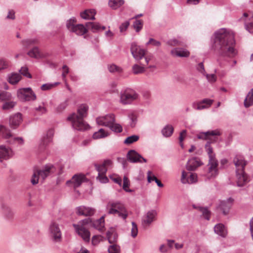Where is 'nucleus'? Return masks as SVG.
Returning <instances> with one entry per match:
<instances>
[{
    "label": "nucleus",
    "mask_w": 253,
    "mask_h": 253,
    "mask_svg": "<svg viewBox=\"0 0 253 253\" xmlns=\"http://www.w3.org/2000/svg\"><path fill=\"white\" fill-rule=\"evenodd\" d=\"M214 36V48L221 56L232 57L236 55L235 35L233 31L221 28L216 31Z\"/></svg>",
    "instance_id": "1"
},
{
    "label": "nucleus",
    "mask_w": 253,
    "mask_h": 253,
    "mask_svg": "<svg viewBox=\"0 0 253 253\" xmlns=\"http://www.w3.org/2000/svg\"><path fill=\"white\" fill-rule=\"evenodd\" d=\"M88 107L85 104H82L78 108L77 113H73L69 116L67 119L71 122L74 129L78 130H84L87 129L88 125L84 121V119L87 115Z\"/></svg>",
    "instance_id": "2"
},
{
    "label": "nucleus",
    "mask_w": 253,
    "mask_h": 253,
    "mask_svg": "<svg viewBox=\"0 0 253 253\" xmlns=\"http://www.w3.org/2000/svg\"><path fill=\"white\" fill-rule=\"evenodd\" d=\"M108 213L110 214H117L120 217L125 220L127 216V211L125 205L118 201L109 202L107 205Z\"/></svg>",
    "instance_id": "3"
},
{
    "label": "nucleus",
    "mask_w": 253,
    "mask_h": 253,
    "mask_svg": "<svg viewBox=\"0 0 253 253\" xmlns=\"http://www.w3.org/2000/svg\"><path fill=\"white\" fill-rule=\"evenodd\" d=\"M55 171V168L52 164L46 165L42 169H35L31 180V183L35 185L38 183L40 177L44 180Z\"/></svg>",
    "instance_id": "4"
},
{
    "label": "nucleus",
    "mask_w": 253,
    "mask_h": 253,
    "mask_svg": "<svg viewBox=\"0 0 253 253\" xmlns=\"http://www.w3.org/2000/svg\"><path fill=\"white\" fill-rule=\"evenodd\" d=\"M138 94L133 89L127 88L120 93V102L124 104H129L138 98Z\"/></svg>",
    "instance_id": "5"
},
{
    "label": "nucleus",
    "mask_w": 253,
    "mask_h": 253,
    "mask_svg": "<svg viewBox=\"0 0 253 253\" xmlns=\"http://www.w3.org/2000/svg\"><path fill=\"white\" fill-rule=\"evenodd\" d=\"M49 236L55 243L60 242L62 240V232L59 224L55 221H52L48 228Z\"/></svg>",
    "instance_id": "6"
},
{
    "label": "nucleus",
    "mask_w": 253,
    "mask_h": 253,
    "mask_svg": "<svg viewBox=\"0 0 253 253\" xmlns=\"http://www.w3.org/2000/svg\"><path fill=\"white\" fill-rule=\"evenodd\" d=\"M18 98L22 101H34L37 96L31 87L21 88L17 91Z\"/></svg>",
    "instance_id": "7"
},
{
    "label": "nucleus",
    "mask_w": 253,
    "mask_h": 253,
    "mask_svg": "<svg viewBox=\"0 0 253 253\" xmlns=\"http://www.w3.org/2000/svg\"><path fill=\"white\" fill-rule=\"evenodd\" d=\"M0 135H2L3 138L9 139L7 140V142L9 144L15 143H17L20 145L24 144V139L21 137H14L10 139L12 136L10 130L3 125H0Z\"/></svg>",
    "instance_id": "8"
},
{
    "label": "nucleus",
    "mask_w": 253,
    "mask_h": 253,
    "mask_svg": "<svg viewBox=\"0 0 253 253\" xmlns=\"http://www.w3.org/2000/svg\"><path fill=\"white\" fill-rule=\"evenodd\" d=\"M218 163L215 159H209L208 164V170L206 176L208 179L215 178L218 173L217 166Z\"/></svg>",
    "instance_id": "9"
},
{
    "label": "nucleus",
    "mask_w": 253,
    "mask_h": 253,
    "mask_svg": "<svg viewBox=\"0 0 253 253\" xmlns=\"http://www.w3.org/2000/svg\"><path fill=\"white\" fill-rule=\"evenodd\" d=\"M76 232L86 243H88L90 241V232L85 228L83 225L74 224Z\"/></svg>",
    "instance_id": "10"
},
{
    "label": "nucleus",
    "mask_w": 253,
    "mask_h": 253,
    "mask_svg": "<svg viewBox=\"0 0 253 253\" xmlns=\"http://www.w3.org/2000/svg\"><path fill=\"white\" fill-rule=\"evenodd\" d=\"M96 122L97 125L109 127L115 122V115L113 114H107L104 116L96 118Z\"/></svg>",
    "instance_id": "11"
},
{
    "label": "nucleus",
    "mask_w": 253,
    "mask_h": 253,
    "mask_svg": "<svg viewBox=\"0 0 253 253\" xmlns=\"http://www.w3.org/2000/svg\"><path fill=\"white\" fill-rule=\"evenodd\" d=\"M130 51L133 58L136 60L141 59L145 54V50L140 48L135 42L131 43Z\"/></svg>",
    "instance_id": "12"
},
{
    "label": "nucleus",
    "mask_w": 253,
    "mask_h": 253,
    "mask_svg": "<svg viewBox=\"0 0 253 253\" xmlns=\"http://www.w3.org/2000/svg\"><path fill=\"white\" fill-rule=\"evenodd\" d=\"M53 134L54 131L52 129H49L47 131L46 136L43 137L39 144V151L40 153L43 151L46 146L52 141Z\"/></svg>",
    "instance_id": "13"
},
{
    "label": "nucleus",
    "mask_w": 253,
    "mask_h": 253,
    "mask_svg": "<svg viewBox=\"0 0 253 253\" xmlns=\"http://www.w3.org/2000/svg\"><path fill=\"white\" fill-rule=\"evenodd\" d=\"M221 135V132L218 129L209 130L206 132H200L197 135V137L199 139L209 140L212 141L211 136H216Z\"/></svg>",
    "instance_id": "14"
},
{
    "label": "nucleus",
    "mask_w": 253,
    "mask_h": 253,
    "mask_svg": "<svg viewBox=\"0 0 253 253\" xmlns=\"http://www.w3.org/2000/svg\"><path fill=\"white\" fill-rule=\"evenodd\" d=\"M157 215L155 210L148 211L142 217V223L144 226H149L155 220Z\"/></svg>",
    "instance_id": "15"
},
{
    "label": "nucleus",
    "mask_w": 253,
    "mask_h": 253,
    "mask_svg": "<svg viewBox=\"0 0 253 253\" xmlns=\"http://www.w3.org/2000/svg\"><path fill=\"white\" fill-rule=\"evenodd\" d=\"M233 199L231 198H229L226 200L221 201L217 207L221 211H222L223 214L226 215L229 213L230 208L232 206Z\"/></svg>",
    "instance_id": "16"
},
{
    "label": "nucleus",
    "mask_w": 253,
    "mask_h": 253,
    "mask_svg": "<svg viewBox=\"0 0 253 253\" xmlns=\"http://www.w3.org/2000/svg\"><path fill=\"white\" fill-rule=\"evenodd\" d=\"M127 159L131 163H146L147 160L134 150H129L127 154Z\"/></svg>",
    "instance_id": "17"
},
{
    "label": "nucleus",
    "mask_w": 253,
    "mask_h": 253,
    "mask_svg": "<svg viewBox=\"0 0 253 253\" xmlns=\"http://www.w3.org/2000/svg\"><path fill=\"white\" fill-rule=\"evenodd\" d=\"M22 121V115L20 113H17L9 117V124L11 128L16 129Z\"/></svg>",
    "instance_id": "18"
},
{
    "label": "nucleus",
    "mask_w": 253,
    "mask_h": 253,
    "mask_svg": "<svg viewBox=\"0 0 253 253\" xmlns=\"http://www.w3.org/2000/svg\"><path fill=\"white\" fill-rule=\"evenodd\" d=\"M237 184L238 187H242L249 182L250 180L244 170L236 171Z\"/></svg>",
    "instance_id": "19"
},
{
    "label": "nucleus",
    "mask_w": 253,
    "mask_h": 253,
    "mask_svg": "<svg viewBox=\"0 0 253 253\" xmlns=\"http://www.w3.org/2000/svg\"><path fill=\"white\" fill-rule=\"evenodd\" d=\"M95 212L94 209L84 206H79L76 208V213L79 215L90 216L93 215Z\"/></svg>",
    "instance_id": "20"
},
{
    "label": "nucleus",
    "mask_w": 253,
    "mask_h": 253,
    "mask_svg": "<svg viewBox=\"0 0 253 253\" xmlns=\"http://www.w3.org/2000/svg\"><path fill=\"white\" fill-rule=\"evenodd\" d=\"M233 163L236 166V171L243 170L247 164V162L245 160L244 157L241 155H237L233 159Z\"/></svg>",
    "instance_id": "21"
},
{
    "label": "nucleus",
    "mask_w": 253,
    "mask_h": 253,
    "mask_svg": "<svg viewBox=\"0 0 253 253\" xmlns=\"http://www.w3.org/2000/svg\"><path fill=\"white\" fill-rule=\"evenodd\" d=\"M85 176L84 175L82 174H75L71 180L67 181L66 183L68 185H70V184L73 185L74 188L79 187L84 181Z\"/></svg>",
    "instance_id": "22"
},
{
    "label": "nucleus",
    "mask_w": 253,
    "mask_h": 253,
    "mask_svg": "<svg viewBox=\"0 0 253 253\" xmlns=\"http://www.w3.org/2000/svg\"><path fill=\"white\" fill-rule=\"evenodd\" d=\"M112 164V162L110 160H105L101 164L95 163L94 166L98 173L103 174L106 173L108 168L110 167Z\"/></svg>",
    "instance_id": "23"
},
{
    "label": "nucleus",
    "mask_w": 253,
    "mask_h": 253,
    "mask_svg": "<svg viewBox=\"0 0 253 253\" xmlns=\"http://www.w3.org/2000/svg\"><path fill=\"white\" fill-rule=\"evenodd\" d=\"M171 55L173 57H188L190 52L184 48H174L170 51Z\"/></svg>",
    "instance_id": "24"
},
{
    "label": "nucleus",
    "mask_w": 253,
    "mask_h": 253,
    "mask_svg": "<svg viewBox=\"0 0 253 253\" xmlns=\"http://www.w3.org/2000/svg\"><path fill=\"white\" fill-rule=\"evenodd\" d=\"M187 173L185 171L182 172V176L181 181L183 184L193 183L197 181V175L195 173H191L189 177H187Z\"/></svg>",
    "instance_id": "25"
},
{
    "label": "nucleus",
    "mask_w": 253,
    "mask_h": 253,
    "mask_svg": "<svg viewBox=\"0 0 253 253\" xmlns=\"http://www.w3.org/2000/svg\"><path fill=\"white\" fill-rule=\"evenodd\" d=\"M151 58L149 56L145 57V63L140 62V64L141 66L137 64H134L132 66V71L134 74H139L143 73L145 71L144 66H146L149 63Z\"/></svg>",
    "instance_id": "26"
},
{
    "label": "nucleus",
    "mask_w": 253,
    "mask_h": 253,
    "mask_svg": "<svg viewBox=\"0 0 253 253\" xmlns=\"http://www.w3.org/2000/svg\"><path fill=\"white\" fill-rule=\"evenodd\" d=\"M13 155L12 151L8 147H6L4 145L0 146V160L1 162V159H8L10 158Z\"/></svg>",
    "instance_id": "27"
},
{
    "label": "nucleus",
    "mask_w": 253,
    "mask_h": 253,
    "mask_svg": "<svg viewBox=\"0 0 253 253\" xmlns=\"http://www.w3.org/2000/svg\"><path fill=\"white\" fill-rule=\"evenodd\" d=\"M85 26L88 29L91 30L93 32H97L105 29V26H101L98 23L96 22H87Z\"/></svg>",
    "instance_id": "28"
},
{
    "label": "nucleus",
    "mask_w": 253,
    "mask_h": 253,
    "mask_svg": "<svg viewBox=\"0 0 253 253\" xmlns=\"http://www.w3.org/2000/svg\"><path fill=\"white\" fill-rule=\"evenodd\" d=\"M214 231L216 234L223 238L226 237L227 234L226 229L221 223L216 224L214 227Z\"/></svg>",
    "instance_id": "29"
},
{
    "label": "nucleus",
    "mask_w": 253,
    "mask_h": 253,
    "mask_svg": "<svg viewBox=\"0 0 253 253\" xmlns=\"http://www.w3.org/2000/svg\"><path fill=\"white\" fill-rule=\"evenodd\" d=\"M201 165L200 162L196 158H193L190 159L187 163L186 169L189 171L195 170Z\"/></svg>",
    "instance_id": "30"
},
{
    "label": "nucleus",
    "mask_w": 253,
    "mask_h": 253,
    "mask_svg": "<svg viewBox=\"0 0 253 253\" xmlns=\"http://www.w3.org/2000/svg\"><path fill=\"white\" fill-rule=\"evenodd\" d=\"M96 11L94 9H87L81 13L82 18L85 20H94Z\"/></svg>",
    "instance_id": "31"
},
{
    "label": "nucleus",
    "mask_w": 253,
    "mask_h": 253,
    "mask_svg": "<svg viewBox=\"0 0 253 253\" xmlns=\"http://www.w3.org/2000/svg\"><path fill=\"white\" fill-rule=\"evenodd\" d=\"M92 225L94 228L99 231H103L105 227L104 217L102 216L99 219L93 221Z\"/></svg>",
    "instance_id": "32"
},
{
    "label": "nucleus",
    "mask_w": 253,
    "mask_h": 253,
    "mask_svg": "<svg viewBox=\"0 0 253 253\" xmlns=\"http://www.w3.org/2000/svg\"><path fill=\"white\" fill-rule=\"evenodd\" d=\"M193 207L201 211L202 213L203 216L206 219L208 220L210 219L211 211L209 210L208 208L198 206L195 205H193Z\"/></svg>",
    "instance_id": "33"
},
{
    "label": "nucleus",
    "mask_w": 253,
    "mask_h": 253,
    "mask_svg": "<svg viewBox=\"0 0 253 253\" xmlns=\"http://www.w3.org/2000/svg\"><path fill=\"white\" fill-rule=\"evenodd\" d=\"M246 108H248L253 104V88L248 92L244 102Z\"/></svg>",
    "instance_id": "34"
},
{
    "label": "nucleus",
    "mask_w": 253,
    "mask_h": 253,
    "mask_svg": "<svg viewBox=\"0 0 253 253\" xmlns=\"http://www.w3.org/2000/svg\"><path fill=\"white\" fill-rule=\"evenodd\" d=\"M87 28L85 27L83 24H77L72 32L76 33L78 35H83L87 32Z\"/></svg>",
    "instance_id": "35"
},
{
    "label": "nucleus",
    "mask_w": 253,
    "mask_h": 253,
    "mask_svg": "<svg viewBox=\"0 0 253 253\" xmlns=\"http://www.w3.org/2000/svg\"><path fill=\"white\" fill-rule=\"evenodd\" d=\"M21 79V75L18 73H11L8 75V82L12 84H16Z\"/></svg>",
    "instance_id": "36"
},
{
    "label": "nucleus",
    "mask_w": 253,
    "mask_h": 253,
    "mask_svg": "<svg viewBox=\"0 0 253 253\" xmlns=\"http://www.w3.org/2000/svg\"><path fill=\"white\" fill-rule=\"evenodd\" d=\"M124 0H109V5L113 9H117L124 4Z\"/></svg>",
    "instance_id": "37"
},
{
    "label": "nucleus",
    "mask_w": 253,
    "mask_h": 253,
    "mask_svg": "<svg viewBox=\"0 0 253 253\" xmlns=\"http://www.w3.org/2000/svg\"><path fill=\"white\" fill-rule=\"evenodd\" d=\"M173 132V127L171 125L166 126L162 130V133L165 137H169Z\"/></svg>",
    "instance_id": "38"
},
{
    "label": "nucleus",
    "mask_w": 253,
    "mask_h": 253,
    "mask_svg": "<svg viewBox=\"0 0 253 253\" xmlns=\"http://www.w3.org/2000/svg\"><path fill=\"white\" fill-rule=\"evenodd\" d=\"M108 135V133L103 128H100L98 131L95 132L92 136L93 139H97L104 138Z\"/></svg>",
    "instance_id": "39"
},
{
    "label": "nucleus",
    "mask_w": 253,
    "mask_h": 253,
    "mask_svg": "<svg viewBox=\"0 0 253 253\" xmlns=\"http://www.w3.org/2000/svg\"><path fill=\"white\" fill-rule=\"evenodd\" d=\"M28 55L31 57L35 58H40L42 57V55L37 47H34L28 52Z\"/></svg>",
    "instance_id": "40"
},
{
    "label": "nucleus",
    "mask_w": 253,
    "mask_h": 253,
    "mask_svg": "<svg viewBox=\"0 0 253 253\" xmlns=\"http://www.w3.org/2000/svg\"><path fill=\"white\" fill-rule=\"evenodd\" d=\"M106 236L110 244H115L117 241L118 235L117 233L114 231H107Z\"/></svg>",
    "instance_id": "41"
},
{
    "label": "nucleus",
    "mask_w": 253,
    "mask_h": 253,
    "mask_svg": "<svg viewBox=\"0 0 253 253\" xmlns=\"http://www.w3.org/2000/svg\"><path fill=\"white\" fill-rule=\"evenodd\" d=\"M2 209L3 210L4 216L8 219H11L13 217L14 212L9 207L5 205L2 206Z\"/></svg>",
    "instance_id": "42"
},
{
    "label": "nucleus",
    "mask_w": 253,
    "mask_h": 253,
    "mask_svg": "<svg viewBox=\"0 0 253 253\" xmlns=\"http://www.w3.org/2000/svg\"><path fill=\"white\" fill-rule=\"evenodd\" d=\"M211 144L210 141H208L205 145V149L209 156V159H215V154L213 152V149Z\"/></svg>",
    "instance_id": "43"
},
{
    "label": "nucleus",
    "mask_w": 253,
    "mask_h": 253,
    "mask_svg": "<svg viewBox=\"0 0 253 253\" xmlns=\"http://www.w3.org/2000/svg\"><path fill=\"white\" fill-rule=\"evenodd\" d=\"M248 16V15L247 13H244L243 14V17L241 18V19L244 20V18L247 17ZM252 18L253 21H251V22L249 23L246 22V20H245V28L247 31H248L251 33H253V17H252Z\"/></svg>",
    "instance_id": "44"
},
{
    "label": "nucleus",
    "mask_w": 253,
    "mask_h": 253,
    "mask_svg": "<svg viewBox=\"0 0 253 253\" xmlns=\"http://www.w3.org/2000/svg\"><path fill=\"white\" fill-rule=\"evenodd\" d=\"M12 99V95L11 93L0 90V100L1 101H10Z\"/></svg>",
    "instance_id": "45"
},
{
    "label": "nucleus",
    "mask_w": 253,
    "mask_h": 253,
    "mask_svg": "<svg viewBox=\"0 0 253 253\" xmlns=\"http://www.w3.org/2000/svg\"><path fill=\"white\" fill-rule=\"evenodd\" d=\"M16 102L13 101H5L2 105V109L4 110H7L12 109L16 105Z\"/></svg>",
    "instance_id": "46"
},
{
    "label": "nucleus",
    "mask_w": 253,
    "mask_h": 253,
    "mask_svg": "<svg viewBox=\"0 0 253 253\" xmlns=\"http://www.w3.org/2000/svg\"><path fill=\"white\" fill-rule=\"evenodd\" d=\"M139 136L137 135H132L127 137L124 141V143L126 145H130L139 140Z\"/></svg>",
    "instance_id": "47"
},
{
    "label": "nucleus",
    "mask_w": 253,
    "mask_h": 253,
    "mask_svg": "<svg viewBox=\"0 0 253 253\" xmlns=\"http://www.w3.org/2000/svg\"><path fill=\"white\" fill-rule=\"evenodd\" d=\"M168 44L170 46H183L185 45V42L183 41L179 40L176 39H173L169 40L168 42Z\"/></svg>",
    "instance_id": "48"
},
{
    "label": "nucleus",
    "mask_w": 253,
    "mask_h": 253,
    "mask_svg": "<svg viewBox=\"0 0 253 253\" xmlns=\"http://www.w3.org/2000/svg\"><path fill=\"white\" fill-rule=\"evenodd\" d=\"M76 22V19L75 17H72L69 20L67 21L66 27L70 32H72V30L75 28V27L76 25H75Z\"/></svg>",
    "instance_id": "49"
},
{
    "label": "nucleus",
    "mask_w": 253,
    "mask_h": 253,
    "mask_svg": "<svg viewBox=\"0 0 253 253\" xmlns=\"http://www.w3.org/2000/svg\"><path fill=\"white\" fill-rule=\"evenodd\" d=\"M109 127L115 132L120 133L123 131L122 126L119 124L114 123Z\"/></svg>",
    "instance_id": "50"
},
{
    "label": "nucleus",
    "mask_w": 253,
    "mask_h": 253,
    "mask_svg": "<svg viewBox=\"0 0 253 253\" xmlns=\"http://www.w3.org/2000/svg\"><path fill=\"white\" fill-rule=\"evenodd\" d=\"M108 248V251L109 253H120V247L115 244H112Z\"/></svg>",
    "instance_id": "51"
},
{
    "label": "nucleus",
    "mask_w": 253,
    "mask_h": 253,
    "mask_svg": "<svg viewBox=\"0 0 253 253\" xmlns=\"http://www.w3.org/2000/svg\"><path fill=\"white\" fill-rule=\"evenodd\" d=\"M128 118L129 119V125L131 127L135 126L137 122V117L134 113L129 114Z\"/></svg>",
    "instance_id": "52"
},
{
    "label": "nucleus",
    "mask_w": 253,
    "mask_h": 253,
    "mask_svg": "<svg viewBox=\"0 0 253 253\" xmlns=\"http://www.w3.org/2000/svg\"><path fill=\"white\" fill-rule=\"evenodd\" d=\"M134 28L136 32H138L142 28L143 22L141 20H136L133 24Z\"/></svg>",
    "instance_id": "53"
},
{
    "label": "nucleus",
    "mask_w": 253,
    "mask_h": 253,
    "mask_svg": "<svg viewBox=\"0 0 253 253\" xmlns=\"http://www.w3.org/2000/svg\"><path fill=\"white\" fill-rule=\"evenodd\" d=\"M192 107L198 110H203L206 108H208V106L206 105H205L204 104H203L202 102H194L192 103Z\"/></svg>",
    "instance_id": "54"
},
{
    "label": "nucleus",
    "mask_w": 253,
    "mask_h": 253,
    "mask_svg": "<svg viewBox=\"0 0 253 253\" xmlns=\"http://www.w3.org/2000/svg\"><path fill=\"white\" fill-rule=\"evenodd\" d=\"M96 179L102 183H106L108 182L109 179L106 176V173H98L96 177Z\"/></svg>",
    "instance_id": "55"
},
{
    "label": "nucleus",
    "mask_w": 253,
    "mask_h": 253,
    "mask_svg": "<svg viewBox=\"0 0 253 253\" xmlns=\"http://www.w3.org/2000/svg\"><path fill=\"white\" fill-rule=\"evenodd\" d=\"M38 41L36 39H27L22 42L23 45L26 47H28L31 45L37 43Z\"/></svg>",
    "instance_id": "56"
},
{
    "label": "nucleus",
    "mask_w": 253,
    "mask_h": 253,
    "mask_svg": "<svg viewBox=\"0 0 253 253\" xmlns=\"http://www.w3.org/2000/svg\"><path fill=\"white\" fill-rule=\"evenodd\" d=\"M19 72H20L21 74L28 78L30 79L32 78L31 75L28 72V68L26 66L21 67V69L19 70Z\"/></svg>",
    "instance_id": "57"
},
{
    "label": "nucleus",
    "mask_w": 253,
    "mask_h": 253,
    "mask_svg": "<svg viewBox=\"0 0 253 253\" xmlns=\"http://www.w3.org/2000/svg\"><path fill=\"white\" fill-rule=\"evenodd\" d=\"M132 228L131 230V235L135 238L137 236L138 233V229L136 224L134 222H132Z\"/></svg>",
    "instance_id": "58"
},
{
    "label": "nucleus",
    "mask_w": 253,
    "mask_h": 253,
    "mask_svg": "<svg viewBox=\"0 0 253 253\" xmlns=\"http://www.w3.org/2000/svg\"><path fill=\"white\" fill-rule=\"evenodd\" d=\"M108 69L110 72L114 73L115 72L120 73L122 72V69L116 65L112 64L108 67Z\"/></svg>",
    "instance_id": "59"
},
{
    "label": "nucleus",
    "mask_w": 253,
    "mask_h": 253,
    "mask_svg": "<svg viewBox=\"0 0 253 253\" xmlns=\"http://www.w3.org/2000/svg\"><path fill=\"white\" fill-rule=\"evenodd\" d=\"M35 110L39 115L44 114L47 112L46 108L43 106H39V107L35 108Z\"/></svg>",
    "instance_id": "60"
},
{
    "label": "nucleus",
    "mask_w": 253,
    "mask_h": 253,
    "mask_svg": "<svg viewBox=\"0 0 253 253\" xmlns=\"http://www.w3.org/2000/svg\"><path fill=\"white\" fill-rule=\"evenodd\" d=\"M68 100H66L65 101L60 103L57 107L56 110L57 112H60L64 110L68 106Z\"/></svg>",
    "instance_id": "61"
},
{
    "label": "nucleus",
    "mask_w": 253,
    "mask_h": 253,
    "mask_svg": "<svg viewBox=\"0 0 253 253\" xmlns=\"http://www.w3.org/2000/svg\"><path fill=\"white\" fill-rule=\"evenodd\" d=\"M129 21H126L124 23H123L119 27L120 31L121 33L125 32L128 28L129 25Z\"/></svg>",
    "instance_id": "62"
},
{
    "label": "nucleus",
    "mask_w": 253,
    "mask_h": 253,
    "mask_svg": "<svg viewBox=\"0 0 253 253\" xmlns=\"http://www.w3.org/2000/svg\"><path fill=\"white\" fill-rule=\"evenodd\" d=\"M206 78L210 83H214L216 81V76L215 74H206Z\"/></svg>",
    "instance_id": "63"
},
{
    "label": "nucleus",
    "mask_w": 253,
    "mask_h": 253,
    "mask_svg": "<svg viewBox=\"0 0 253 253\" xmlns=\"http://www.w3.org/2000/svg\"><path fill=\"white\" fill-rule=\"evenodd\" d=\"M8 67V62L4 59H0V70L6 69Z\"/></svg>",
    "instance_id": "64"
}]
</instances>
